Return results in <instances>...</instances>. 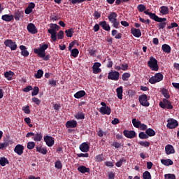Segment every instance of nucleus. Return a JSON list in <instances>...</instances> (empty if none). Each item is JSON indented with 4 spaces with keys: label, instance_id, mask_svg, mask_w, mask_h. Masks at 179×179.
<instances>
[{
    "label": "nucleus",
    "instance_id": "obj_1",
    "mask_svg": "<svg viewBox=\"0 0 179 179\" xmlns=\"http://www.w3.org/2000/svg\"><path fill=\"white\" fill-rule=\"evenodd\" d=\"M50 28L48 29V33L49 34H51V39L52 40L53 43H55L57 41V31L59 30L60 27L58 24H50Z\"/></svg>",
    "mask_w": 179,
    "mask_h": 179
},
{
    "label": "nucleus",
    "instance_id": "obj_2",
    "mask_svg": "<svg viewBox=\"0 0 179 179\" xmlns=\"http://www.w3.org/2000/svg\"><path fill=\"white\" fill-rule=\"evenodd\" d=\"M148 66H149L152 71L157 72L159 71V64H157V59L153 57H150V60L148 62Z\"/></svg>",
    "mask_w": 179,
    "mask_h": 179
},
{
    "label": "nucleus",
    "instance_id": "obj_3",
    "mask_svg": "<svg viewBox=\"0 0 179 179\" xmlns=\"http://www.w3.org/2000/svg\"><path fill=\"white\" fill-rule=\"evenodd\" d=\"M4 45L8 47L11 51H16L17 50V44L14 42L12 39H6L3 42Z\"/></svg>",
    "mask_w": 179,
    "mask_h": 179
},
{
    "label": "nucleus",
    "instance_id": "obj_4",
    "mask_svg": "<svg viewBox=\"0 0 179 179\" xmlns=\"http://www.w3.org/2000/svg\"><path fill=\"white\" fill-rule=\"evenodd\" d=\"M163 74L162 73H157L155 76H152L149 79V82L151 83V85H155V83H157L159 82H162L163 80Z\"/></svg>",
    "mask_w": 179,
    "mask_h": 179
},
{
    "label": "nucleus",
    "instance_id": "obj_5",
    "mask_svg": "<svg viewBox=\"0 0 179 179\" xmlns=\"http://www.w3.org/2000/svg\"><path fill=\"white\" fill-rule=\"evenodd\" d=\"M159 107L161 108H167V110H173L174 107L171 105V102L169 99H164L163 101L159 102Z\"/></svg>",
    "mask_w": 179,
    "mask_h": 179
},
{
    "label": "nucleus",
    "instance_id": "obj_6",
    "mask_svg": "<svg viewBox=\"0 0 179 179\" xmlns=\"http://www.w3.org/2000/svg\"><path fill=\"white\" fill-rule=\"evenodd\" d=\"M138 101L143 107H149L150 106V103L148 101V95L143 94L139 96Z\"/></svg>",
    "mask_w": 179,
    "mask_h": 179
},
{
    "label": "nucleus",
    "instance_id": "obj_7",
    "mask_svg": "<svg viewBox=\"0 0 179 179\" xmlns=\"http://www.w3.org/2000/svg\"><path fill=\"white\" fill-rule=\"evenodd\" d=\"M108 79L110 80H119L120 72L116 71H112L108 73Z\"/></svg>",
    "mask_w": 179,
    "mask_h": 179
},
{
    "label": "nucleus",
    "instance_id": "obj_8",
    "mask_svg": "<svg viewBox=\"0 0 179 179\" xmlns=\"http://www.w3.org/2000/svg\"><path fill=\"white\" fill-rule=\"evenodd\" d=\"M166 127L169 129H173L174 128H177L178 127V122L174 119H169L167 120Z\"/></svg>",
    "mask_w": 179,
    "mask_h": 179
},
{
    "label": "nucleus",
    "instance_id": "obj_9",
    "mask_svg": "<svg viewBox=\"0 0 179 179\" xmlns=\"http://www.w3.org/2000/svg\"><path fill=\"white\" fill-rule=\"evenodd\" d=\"M44 141L45 142L48 148L54 146V143H55V140H54V137L51 136H45L44 137Z\"/></svg>",
    "mask_w": 179,
    "mask_h": 179
},
{
    "label": "nucleus",
    "instance_id": "obj_10",
    "mask_svg": "<svg viewBox=\"0 0 179 179\" xmlns=\"http://www.w3.org/2000/svg\"><path fill=\"white\" fill-rule=\"evenodd\" d=\"M27 30H28L29 33L31 34H37V33H38L37 27H36V25H34L33 23H29L27 24Z\"/></svg>",
    "mask_w": 179,
    "mask_h": 179
},
{
    "label": "nucleus",
    "instance_id": "obj_11",
    "mask_svg": "<svg viewBox=\"0 0 179 179\" xmlns=\"http://www.w3.org/2000/svg\"><path fill=\"white\" fill-rule=\"evenodd\" d=\"M123 134L126 138H129V139H134L135 136H136V133L135 131H129V130H124L123 131Z\"/></svg>",
    "mask_w": 179,
    "mask_h": 179
},
{
    "label": "nucleus",
    "instance_id": "obj_12",
    "mask_svg": "<svg viewBox=\"0 0 179 179\" xmlns=\"http://www.w3.org/2000/svg\"><path fill=\"white\" fill-rule=\"evenodd\" d=\"M24 150V146H23L21 144H17L14 148L15 153H17L18 156H22V155H23Z\"/></svg>",
    "mask_w": 179,
    "mask_h": 179
},
{
    "label": "nucleus",
    "instance_id": "obj_13",
    "mask_svg": "<svg viewBox=\"0 0 179 179\" xmlns=\"http://www.w3.org/2000/svg\"><path fill=\"white\" fill-rule=\"evenodd\" d=\"M79 149L81 152H83L84 153H87V152H89V150L90 149V147L89 146V144H87V143L84 142L80 145Z\"/></svg>",
    "mask_w": 179,
    "mask_h": 179
},
{
    "label": "nucleus",
    "instance_id": "obj_14",
    "mask_svg": "<svg viewBox=\"0 0 179 179\" xmlns=\"http://www.w3.org/2000/svg\"><path fill=\"white\" fill-rule=\"evenodd\" d=\"M100 113L102 115H110L111 114V108L106 106V107H101L100 108Z\"/></svg>",
    "mask_w": 179,
    "mask_h": 179
},
{
    "label": "nucleus",
    "instance_id": "obj_15",
    "mask_svg": "<svg viewBox=\"0 0 179 179\" xmlns=\"http://www.w3.org/2000/svg\"><path fill=\"white\" fill-rule=\"evenodd\" d=\"M100 66H101V63L95 62L92 66L93 73H100V72H101V69H100Z\"/></svg>",
    "mask_w": 179,
    "mask_h": 179
},
{
    "label": "nucleus",
    "instance_id": "obj_16",
    "mask_svg": "<svg viewBox=\"0 0 179 179\" xmlns=\"http://www.w3.org/2000/svg\"><path fill=\"white\" fill-rule=\"evenodd\" d=\"M34 54H37L40 58H44L45 57V51H43L41 48L34 49Z\"/></svg>",
    "mask_w": 179,
    "mask_h": 179
},
{
    "label": "nucleus",
    "instance_id": "obj_17",
    "mask_svg": "<svg viewBox=\"0 0 179 179\" xmlns=\"http://www.w3.org/2000/svg\"><path fill=\"white\" fill-rule=\"evenodd\" d=\"M36 8V4L33 2L29 3L27 8L25 9L24 12L26 15H30L33 12V9Z\"/></svg>",
    "mask_w": 179,
    "mask_h": 179
},
{
    "label": "nucleus",
    "instance_id": "obj_18",
    "mask_svg": "<svg viewBox=\"0 0 179 179\" xmlns=\"http://www.w3.org/2000/svg\"><path fill=\"white\" fill-rule=\"evenodd\" d=\"M99 26H101L102 29L106 30V31H110V30H111L110 24H107L106 21L99 22Z\"/></svg>",
    "mask_w": 179,
    "mask_h": 179
},
{
    "label": "nucleus",
    "instance_id": "obj_19",
    "mask_svg": "<svg viewBox=\"0 0 179 179\" xmlns=\"http://www.w3.org/2000/svg\"><path fill=\"white\" fill-rule=\"evenodd\" d=\"M165 152L166 155H173V153H175L174 147L173 145L168 144L165 147Z\"/></svg>",
    "mask_w": 179,
    "mask_h": 179
},
{
    "label": "nucleus",
    "instance_id": "obj_20",
    "mask_svg": "<svg viewBox=\"0 0 179 179\" xmlns=\"http://www.w3.org/2000/svg\"><path fill=\"white\" fill-rule=\"evenodd\" d=\"M66 127L67 128H76L78 127V122L76 120H69L66 123Z\"/></svg>",
    "mask_w": 179,
    "mask_h": 179
},
{
    "label": "nucleus",
    "instance_id": "obj_21",
    "mask_svg": "<svg viewBox=\"0 0 179 179\" xmlns=\"http://www.w3.org/2000/svg\"><path fill=\"white\" fill-rule=\"evenodd\" d=\"M78 171L82 174H85V173H90V168L82 165L78 168Z\"/></svg>",
    "mask_w": 179,
    "mask_h": 179
},
{
    "label": "nucleus",
    "instance_id": "obj_22",
    "mask_svg": "<svg viewBox=\"0 0 179 179\" xmlns=\"http://www.w3.org/2000/svg\"><path fill=\"white\" fill-rule=\"evenodd\" d=\"M117 16H118L117 15V13L115 12H112L109 14L108 19L109 20V22H110V23L114 22L116 21L117 20Z\"/></svg>",
    "mask_w": 179,
    "mask_h": 179
},
{
    "label": "nucleus",
    "instance_id": "obj_23",
    "mask_svg": "<svg viewBox=\"0 0 179 179\" xmlns=\"http://www.w3.org/2000/svg\"><path fill=\"white\" fill-rule=\"evenodd\" d=\"M1 19L4 22H12V20H13L14 19V17H13V15L5 14L1 16Z\"/></svg>",
    "mask_w": 179,
    "mask_h": 179
},
{
    "label": "nucleus",
    "instance_id": "obj_24",
    "mask_svg": "<svg viewBox=\"0 0 179 179\" xmlns=\"http://www.w3.org/2000/svg\"><path fill=\"white\" fill-rule=\"evenodd\" d=\"M131 34H133L134 37L139 38L141 36H142V32L141 31V29L134 28L131 29Z\"/></svg>",
    "mask_w": 179,
    "mask_h": 179
},
{
    "label": "nucleus",
    "instance_id": "obj_25",
    "mask_svg": "<svg viewBox=\"0 0 179 179\" xmlns=\"http://www.w3.org/2000/svg\"><path fill=\"white\" fill-rule=\"evenodd\" d=\"M124 92V88L122 86H120L116 89L117 99L122 100V93Z\"/></svg>",
    "mask_w": 179,
    "mask_h": 179
},
{
    "label": "nucleus",
    "instance_id": "obj_26",
    "mask_svg": "<svg viewBox=\"0 0 179 179\" xmlns=\"http://www.w3.org/2000/svg\"><path fill=\"white\" fill-rule=\"evenodd\" d=\"M85 96H86V92L84 90L78 91L74 94L75 99H82V97H85Z\"/></svg>",
    "mask_w": 179,
    "mask_h": 179
},
{
    "label": "nucleus",
    "instance_id": "obj_27",
    "mask_svg": "<svg viewBox=\"0 0 179 179\" xmlns=\"http://www.w3.org/2000/svg\"><path fill=\"white\" fill-rule=\"evenodd\" d=\"M20 49L21 50V55L22 57H29V51L27 50L26 46L22 45L20 46Z\"/></svg>",
    "mask_w": 179,
    "mask_h": 179
},
{
    "label": "nucleus",
    "instance_id": "obj_28",
    "mask_svg": "<svg viewBox=\"0 0 179 179\" xmlns=\"http://www.w3.org/2000/svg\"><path fill=\"white\" fill-rule=\"evenodd\" d=\"M35 142H41L43 140V134L41 133H37L34 134V137L32 138Z\"/></svg>",
    "mask_w": 179,
    "mask_h": 179
},
{
    "label": "nucleus",
    "instance_id": "obj_29",
    "mask_svg": "<svg viewBox=\"0 0 179 179\" xmlns=\"http://www.w3.org/2000/svg\"><path fill=\"white\" fill-rule=\"evenodd\" d=\"M162 50L164 52H166V54H170L171 52V47H170L167 44L162 45Z\"/></svg>",
    "mask_w": 179,
    "mask_h": 179
},
{
    "label": "nucleus",
    "instance_id": "obj_30",
    "mask_svg": "<svg viewBox=\"0 0 179 179\" xmlns=\"http://www.w3.org/2000/svg\"><path fill=\"white\" fill-rule=\"evenodd\" d=\"M161 163L162 164H164V166H173V160L170 159H161Z\"/></svg>",
    "mask_w": 179,
    "mask_h": 179
},
{
    "label": "nucleus",
    "instance_id": "obj_31",
    "mask_svg": "<svg viewBox=\"0 0 179 179\" xmlns=\"http://www.w3.org/2000/svg\"><path fill=\"white\" fill-rule=\"evenodd\" d=\"M13 75H15V73L12 71H7L4 73V76L8 80H12L13 78Z\"/></svg>",
    "mask_w": 179,
    "mask_h": 179
},
{
    "label": "nucleus",
    "instance_id": "obj_32",
    "mask_svg": "<svg viewBox=\"0 0 179 179\" xmlns=\"http://www.w3.org/2000/svg\"><path fill=\"white\" fill-rule=\"evenodd\" d=\"M159 12L162 15H169V7L162 6L159 8Z\"/></svg>",
    "mask_w": 179,
    "mask_h": 179
},
{
    "label": "nucleus",
    "instance_id": "obj_33",
    "mask_svg": "<svg viewBox=\"0 0 179 179\" xmlns=\"http://www.w3.org/2000/svg\"><path fill=\"white\" fill-rule=\"evenodd\" d=\"M145 134H147V136L149 137H152V136H155V135H156V131H155V130H153V129L152 128H148L145 130Z\"/></svg>",
    "mask_w": 179,
    "mask_h": 179
},
{
    "label": "nucleus",
    "instance_id": "obj_34",
    "mask_svg": "<svg viewBox=\"0 0 179 179\" xmlns=\"http://www.w3.org/2000/svg\"><path fill=\"white\" fill-rule=\"evenodd\" d=\"M36 152H38L42 155H47V153H48V150L44 148L36 146Z\"/></svg>",
    "mask_w": 179,
    "mask_h": 179
},
{
    "label": "nucleus",
    "instance_id": "obj_35",
    "mask_svg": "<svg viewBox=\"0 0 179 179\" xmlns=\"http://www.w3.org/2000/svg\"><path fill=\"white\" fill-rule=\"evenodd\" d=\"M6 164H9V161L8 159H6L5 157L0 158V165L2 166V167H5Z\"/></svg>",
    "mask_w": 179,
    "mask_h": 179
},
{
    "label": "nucleus",
    "instance_id": "obj_36",
    "mask_svg": "<svg viewBox=\"0 0 179 179\" xmlns=\"http://www.w3.org/2000/svg\"><path fill=\"white\" fill-rule=\"evenodd\" d=\"M78 55H79V50H78V48H74L71 50V57L78 58Z\"/></svg>",
    "mask_w": 179,
    "mask_h": 179
},
{
    "label": "nucleus",
    "instance_id": "obj_37",
    "mask_svg": "<svg viewBox=\"0 0 179 179\" xmlns=\"http://www.w3.org/2000/svg\"><path fill=\"white\" fill-rule=\"evenodd\" d=\"M66 37H72L73 36V33H75V31L73 30V28H70L65 31Z\"/></svg>",
    "mask_w": 179,
    "mask_h": 179
},
{
    "label": "nucleus",
    "instance_id": "obj_38",
    "mask_svg": "<svg viewBox=\"0 0 179 179\" xmlns=\"http://www.w3.org/2000/svg\"><path fill=\"white\" fill-rule=\"evenodd\" d=\"M43 75H44V71H43L41 69H39L37 71V73H35L34 77L36 79H41V78H43Z\"/></svg>",
    "mask_w": 179,
    "mask_h": 179
},
{
    "label": "nucleus",
    "instance_id": "obj_39",
    "mask_svg": "<svg viewBox=\"0 0 179 179\" xmlns=\"http://www.w3.org/2000/svg\"><path fill=\"white\" fill-rule=\"evenodd\" d=\"M23 15H22V13L19 10L16 11L13 15L14 19L15 20L19 21L20 20V17H22Z\"/></svg>",
    "mask_w": 179,
    "mask_h": 179
},
{
    "label": "nucleus",
    "instance_id": "obj_40",
    "mask_svg": "<svg viewBox=\"0 0 179 179\" xmlns=\"http://www.w3.org/2000/svg\"><path fill=\"white\" fill-rule=\"evenodd\" d=\"M129 78H131V73H124L122 75V79L124 80V82H128Z\"/></svg>",
    "mask_w": 179,
    "mask_h": 179
},
{
    "label": "nucleus",
    "instance_id": "obj_41",
    "mask_svg": "<svg viewBox=\"0 0 179 179\" xmlns=\"http://www.w3.org/2000/svg\"><path fill=\"white\" fill-rule=\"evenodd\" d=\"M145 15H148L152 20L156 17V13H150L149 10H144Z\"/></svg>",
    "mask_w": 179,
    "mask_h": 179
},
{
    "label": "nucleus",
    "instance_id": "obj_42",
    "mask_svg": "<svg viewBox=\"0 0 179 179\" xmlns=\"http://www.w3.org/2000/svg\"><path fill=\"white\" fill-rule=\"evenodd\" d=\"M95 160L98 163H101V162H104V157H103V154L96 155L95 157Z\"/></svg>",
    "mask_w": 179,
    "mask_h": 179
},
{
    "label": "nucleus",
    "instance_id": "obj_43",
    "mask_svg": "<svg viewBox=\"0 0 179 179\" xmlns=\"http://www.w3.org/2000/svg\"><path fill=\"white\" fill-rule=\"evenodd\" d=\"M143 179H152V175H150V172L145 171L143 173Z\"/></svg>",
    "mask_w": 179,
    "mask_h": 179
},
{
    "label": "nucleus",
    "instance_id": "obj_44",
    "mask_svg": "<svg viewBox=\"0 0 179 179\" xmlns=\"http://www.w3.org/2000/svg\"><path fill=\"white\" fill-rule=\"evenodd\" d=\"M34 146H36V143H34L33 141L28 142L27 144V148L29 150L34 149Z\"/></svg>",
    "mask_w": 179,
    "mask_h": 179
},
{
    "label": "nucleus",
    "instance_id": "obj_45",
    "mask_svg": "<svg viewBox=\"0 0 179 179\" xmlns=\"http://www.w3.org/2000/svg\"><path fill=\"white\" fill-rule=\"evenodd\" d=\"M142 122H141V121H137L136 119H132V124L134 125V127H135V128H139V127H141V124Z\"/></svg>",
    "mask_w": 179,
    "mask_h": 179
},
{
    "label": "nucleus",
    "instance_id": "obj_46",
    "mask_svg": "<svg viewBox=\"0 0 179 179\" xmlns=\"http://www.w3.org/2000/svg\"><path fill=\"white\" fill-rule=\"evenodd\" d=\"M38 92H40L38 87H34V89L32 88L31 96H37L38 94Z\"/></svg>",
    "mask_w": 179,
    "mask_h": 179
},
{
    "label": "nucleus",
    "instance_id": "obj_47",
    "mask_svg": "<svg viewBox=\"0 0 179 179\" xmlns=\"http://www.w3.org/2000/svg\"><path fill=\"white\" fill-rule=\"evenodd\" d=\"M9 146V142L5 141L3 143H0V149L3 150V149H6Z\"/></svg>",
    "mask_w": 179,
    "mask_h": 179
},
{
    "label": "nucleus",
    "instance_id": "obj_48",
    "mask_svg": "<svg viewBox=\"0 0 179 179\" xmlns=\"http://www.w3.org/2000/svg\"><path fill=\"white\" fill-rule=\"evenodd\" d=\"M155 22H164L167 20V18H162L157 15H155V18H154Z\"/></svg>",
    "mask_w": 179,
    "mask_h": 179
},
{
    "label": "nucleus",
    "instance_id": "obj_49",
    "mask_svg": "<svg viewBox=\"0 0 179 179\" xmlns=\"http://www.w3.org/2000/svg\"><path fill=\"white\" fill-rule=\"evenodd\" d=\"M138 138H140V139H148L149 136H148V134H146V133L145 134V132L141 131L138 134Z\"/></svg>",
    "mask_w": 179,
    "mask_h": 179
},
{
    "label": "nucleus",
    "instance_id": "obj_50",
    "mask_svg": "<svg viewBox=\"0 0 179 179\" xmlns=\"http://www.w3.org/2000/svg\"><path fill=\"white\" fill-rule=\"evenodd\" d=\"M162 93L166 99H170V94H169V90L163 89Z\"/></svg>",
    "mask_w": 179,
    "mask_h": 179
},
{
    "label": "nucleus",
    "instance_id": "obj_51",
    "mask_svg": "<svg viewBox=\"0 0 179 179\" xmlns=\"http://www.w3.org/2000/svg\"><path fill=\"white\" fill-rule=\"evenodd\" d=\"M167 24V22H159L157 26L158 27L159 30H162L166 27V25Z\"/></svg>",
    "mask_w": 179,
    "mask_h": 179
},
{
    "label": "nucleus",
    "instance_id": "obj_52",
    "mask_svg": "<svg viewBox=\"0 0 179 179\" xmlns=\"http://www.w3.org/2000/svg\"><path fill=\"white\" fill-rule=\"evenodd\" d=\"M75 118H76V120H85V115L83 113H78L75 115Z\"/></svg>",
    "mask_w": 179,
    "mask_h": 179
},
{
    "label": "nucleus",
    "instance_id": "obj_53",
    "mask_svg": "<svg viewBox=\"0 0 179 179\" xmlns=\"http://www.w3.org/2000/svg\"><path fill=\"white\" fill-rule=\"evenodd\" d=\"M165 179H176V175L173 173H167L164 175Z\"/></svg>",
    "mask_w": 179,
    "mask_h": 179
},
{
    "label": "nucleus",
    "instance_id": "obj_54",
    "mask_svg": "<svg viewBox=\"0 0 179 179\" xmlns=\"http://www.w3.org/2000/svg\"><path fill=\"white\" fill-rule=\"evenodd\" d=\"M137 9L139 10V12H145V10H146V6H145L143 4H139L137 6Z\"/></svg>",
    "mask_w": 179,
    "mask_h": 179
},
{
    "label": "nucleus",
    "instance_id": "obj_55",
    "mask_svg": "<svg viewBox=\"0 0 179 179\" xmlns=\"http://www.w3.org/2000/svg\"><path fill=\"white\" fill-rule=\"evenodd\" d=\"M70 5H76V3H82L84 0H69Z\"/></svg>",
    "mask_w": 179,
    "mask_h": 179
},
{
    "label": "nucleus",
    "instance_id": "obj_56",
    "mask_svg": "<svg viewBox=\"0 0 179 179\" xmlns=\"http://www.w3.org/2000/svg\"><path fill=\"white\" fill-rule=\"evenodd\" d=\"M139 145H141V146H144V148H149V146H150V143L148 141H140Z\"/></svg>",
    "mask_w": 179,
    "mask_h": 179
},
{
    "label": "nucleus",
    "instance_id": "obj_57",
    "mask_svg": "<svg viewBox=\"0 0 179 179\" xmlns=\"http://www.w3.org/2000/svg\"><path fill=\"white\" fill-rule=\"evenodd\" d=\"M124 162H127V160L124 159V158H121L118 162H116L115 164L116 167H121Z\"/></svg>",
    "mask_w": 179,
    "mask_h": 179
},
{
    "label": "nucleus",
    "instance_id": "obj_58",
    "mask_svg": "<svg viewBox=\"0 0 179 179\" xmlns=\"http://www.w3.org/2000/svg\"><path fill=\"white\" fill-rule=\"evenodd\" d=\"M93 16L94 17V19L97 20V19H100V17H101V14L99 13V11L95 10L93 14Z\"/></svg>",
    "mask_w": 179,
    "mask_h": 179
},
{
    "label": "nucleus",
    "instance_id": "obj_59",
    "mask_svg": "<svg viewBox=\"0 0 179 179\" xmlns=\"http://www.w3.org/2000/svg\"><path fill=\"white\" fill-rule=\"evenodd\" d=\"M22 111H24L25 114H30V106H27L22 107Z\"/></svg>",
    "mask_w": 179,
    "mask_h": 179
},
{
    "label": "nucleus",
    "instance_id": "obj_60",
    "mask_svg": "<svg viewBox=\"0 0 179 179\" xmlns=\"http://www.w3.org/2000/svg\"><path fill=\"white\" fill-rule=\"evenodd\" d=\"M32 101L34 103H36L37 106H40V104H41V101L38 99V98H36V96L32 98Z\"/></svg>",
    "mask_w": 179,
    "mask_h": 179
},
{
    "label": "nucleus",
    "instance_id": "obj_61",
    "mask_svg": "<svg viewBox=\"0 0 179 179\" xmlns=\"http://www.w3.org/2000/svg\"><path fill=\"white\" fill-rule=\"evenodd\" d=\"M57 38L58 40H62V38H64V31H59L58 33H57Z\"/></svg>",
    "mask_w": 179,
    "mask_h": 179
},
{
    "label": "nucleus",
    "instance_id": "obj_62",
    "mask_svg": "<svg viewBox=\"0 0 179 179\" xmlns=\"http://www.w3.org/2000/svg\"><path fill=\"white\" fill-rule=\"evenodd\" d=\"M31 90H33V87H31V85H28L22 90V91L25 93H29V92H30Z\"/></svg>",
    "mask_w": 179,
    "mask_h": 179
},
{
    "label": "nucleus",
    "instance_id": "obj_63",
    "mask_svg": "<svg viewBox=\"0 0 179 179\" xmlns=\"http://www.w3.org/2000/svg\"><path fill=\"white\" fill-rule=\"evenodd\" d=\"M96 52H97V50L94 48L89 50V54L91 55V57H94V55H96Z\"/></svg>",
    "mask_w": 179,
    "mask_h": 179
},
{
    "label": "nucleus",
    "instance_id": "obj_64",
    "mask_svg": "<svg viewBox=\"0 0 179 179\" xmlns=\"http://www.w3.org/2000/svg\"><path fill=\"white\" fill-rule=\"evenodd\" d=\"M55 167L59 169H62V163L61 162V161L56 162L55 164Z\"/></svg>",
    "mask_w": 179,
    "mask_h": 179
}]
</instances>
